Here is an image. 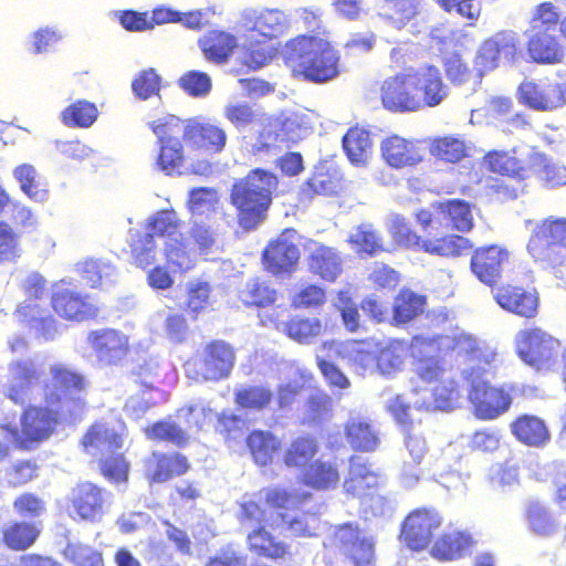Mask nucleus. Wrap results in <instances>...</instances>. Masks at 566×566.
<instances>
[{"instance_id": "nucleus-1", "label": "nucleus", "mask_w": 566, "mask_h": 566, "mask_svg": "<svg viewBox=\"0 0 566 566\" xmlns=\"http://www.w3.org/2000/svg\"><path fill=\"white\" fill-rule=\"evenodd\" d=\"M452 348L468 356L470 367L464 370L465 378L471 385L469 400L473 413L482 420H494L504 415L512 403V396L505 387H496L486 379L496 353L485 342L474 338L464 332L452 336Z\"/></svg>"}, {"instance_id": "nucleus-2", "label": "nucleus", "mask_w": 566, "mask_h": 566, "mask_svg": "<svg viewBox=\"0 0 566 566\" xmlns=\"http://www.w3.org/2000/svg\"><path fill=\"white\" fill-rule=\"evenodd\" d=\"M444 345V338L440 337L427 342L422 337H415L410 350L415 359L413 373L427 387L416 385L412 388L415 399L412 400L416 409H452L459 398V389L454 380L440 367L436 353L440 346Z\"/></svg>"}, {"instance_id": "nucleus-3", "label": "nucleus", "mask_w": 566, "mask_h": 566, "mask_svg": "<svg viewBox=\"0 0 566 566\" xmlns=\"http://www.w3.org/2000/svg\"><path fill=\"white\" fill-rule=\"evenodd\" d=\"M284 60L294 75L312 82H327L339 73V55L328 41L316 36H301L290 41Z\"/></svg>"}, {"instance_id": "nucleus-4", "label": "nucleus", "mask_w": 566, "mask_h": 566, "mask_svg": "<svg viewBox=\"0 0 566 566\" xmlns=\"http://www.w3.org/2000/svg\"><path fill=\"white\" fill-rule=\"evenodd\" d=\"M276 187V177L263 169L252 170L233 185L231 203L238 210L241 227L250 230L262 222Z\"/></svg>"}, {"instance_id": "nucleus-5", "label": "nucleus", "mask_w": 566, "mask_h": 566, "mask_svg": "<svg viewBox=\"0 0 566 566\" xmlns=\"http://www.w3.org/2000/svg\"><path fill=\"white\" fill-rule=\"evenodd\" d=\"M388 230L397 244L407 249L422 250L433 255L457 258L469 253L472 249L470 240L458 234H448L436 239H421L410 228L407 220L399 214L390 217Z\"/></svg>"}, {"instance_id": "nucleus-6", "label": "nucleus", "mask_w": 566, "mask_h": 566, "mask_svg": "<svg viewBox=\"0 0 566 566\" xmlns=\"http://www.w3.org/2000/svg\"><path fill=\"white\" fill-rule=\"evenodd\" d=\"M532 234L527 251L536 262L556 266L566 259V218L549 217L539 222L525 221Z\"/></svg>"}, {"instance_id": "nucleus-7", "label": "nucleus", "mask_w": 566, "mask_h": 566, "mask_svg": "<svg viewBox=\"0 0 566 566\" xmlns=\"http://www.w3.org/2000/svg\"><path fill=\"white\" fill-rule=\"evenodd\" d=\"M520 104L536 112H555L566 105V70L553 76L524 80L516 93Z\"/></svg>"}, {"instance_id": "nucleus-8", "label": "nucleus", "mask_w": 566, "mask_h": 566, "mask_svg": "<svg viewBox=\"0 0 566 566\" xmlns=\"http://www.w3.org/2000/svg\"><path fill=\"white\" fill-rule=\"evenodd\" d=\"M148 126L158 139L157 168L168 176L181 175L185 165L184 146L178 138L182 133L181 120L167 114L149 122Z\"/></svg>"}, {"instance_id": "nucleus-9", "label": "nucleus", "mask_w": 566, "mask_h": 566, "mask_svg": "<svg viewBox=\"0 0 566 566\" xmlns=\"http://www.w3.org/2000/svg\"><path fill=\"white\" fill-rule=\"evenodd\" d=\"M234 352L224 342L208 345L201 355L188 360L186 374L196 381H217L227 378L234 366Z\"/></svg>"}, {"instance_id": "nucleus-10", "label": "nucleus", "mask_w": 566, "mask_h": 566, "mask_svg": "<svg viewBox=\"0 0 566 566\" xmlns=\"http://www.w3.org/2000/svg\"><path fill=\"white\" fill-rule=\"evenodd\" d=\"M84 377L62 363H54L49 367V375L43 385V395L49 406L57 407L62 412H71V406L77 402L74 394L84 390Z\"/></svg>"}, {"instance_id": "nucleus-11", "label": "nucleus", "mask_w": 566, "mask_h": 566, "mask_svg": "<svg viewBox=\"0 0 566 566\" xmlns=\"http://www.w3.org/2000/svg\"><path fill=\"white\" fill-rule=\"evenodd\" d=\"M24 289L30 300L19 305L15 312L18 319L30 325L31 328L35 329L38 336L43 339H53L57 334L54 318L38 303H34V301H40L45 295V280L38 273H32L27 277Z\"/></svg>"}, {"instance_id": "nucleus-12", "label": "nucleus", "mask_w": 566, "mask_h": 566, "mask_svg": "<svg viewBox=\"0 0 566 566\" xmlns=\"http://www.w3.org/2000/svg\"><path fill=\"white\" fill-rule=\"evenodd\" d=\"M515 347L525 364L537 370H547L556 364L560 344L546 332L535 328L518 332Z\"/></svg>"}, {"instance_id": "nucleus-13", "label": "nucleus", "mask_w": 566, "mask_h": 566, "mask_svg": "<svg viewBox=\"0 0 566 566\" xmlns=\"http://www.w3.org/2000/svg\"><path fill=\"white\" fill-rule=\"evenodd\" d=\"M240 517L243 525L250 524V526H253L255 524L258 526V530L248 534V543L252 551L272 559L283 558L289 554V546L283 542L275 541L265 531V526L272 524L273 514L270 518H265V513L260 506L250 501L241 505Z\"/></svg>"}, {"instance_id": "nucleus-14", "label": "nucleus", "mask_w": 566, "mask_h": 566, "mask_svg": "<svg viewBox=\"0 0 566 566\" xmlns=\"http://www.w3.org/2000/svg\"><path fill=\"white\" fill-rule=\"evenodd\" d=\"M485 163L492 171L503 176L492 185L503 199H515L525 191L524 180L528 178L531 169L522 166L515 156L493 151L486 156Z\"/></svg>"}, {"instance_id": "nucleus-15", "label": "nucleus", "mask_w": 566, "mask_h": 566, "mask_svg": "<svg viewBox=\"0 0 566 566\" xmlns=\"http://www.w3.org/2000/svg\"><path fill=\"white\" fill-rule=\"evenodd\" d=\"M65 415L66 412H62L57 407H31L25 410L21 419V434L14 427H8V431L15 443L29 449V443L48 439L59 418Z\"/></svg>"}, {"instance_id": "nucleus-16", "label": "nucleus", "mask_w": 566, "mask_h": 566, "mask_svg": "<svg viewBox=\"0 0 566 566\" xmlns=\"http://www.w3.org/2000/svg\"><path fill=\"white\" fill-rule=\"evenodd\" d=\"M240 24L250 33V39L268 42L287 32L290 19L279 9L245 8L241 12Z\"/></svg>"}, {"instance_id": "nucleus-17", "label": "nucleus", "mask_w": 566, "mask_h": 566, "mask_svg": "<svg viewBox=\"0 0 566 566\" xmlns=\"http://www.w3.org/2000/svg\"><path fill=\"white\" fill-rule=\"evenodd\" d=\"M332 545L355 566H370L374 563V537L350 523L335 528Z\"/></svg>"}, {"instance_id": "nucleus-18", "label": "nucleus", "mask_w": 566, "mask_h": 566, "mask_svg": "<svg viewBox=\"0 0 566 566\" xmlns=\"http://www.w3.org/2000/svg\"><path fill=\"white\" fill-rule=\"evenodd\" d=\"M415 97L419 102V111L424 107L440 105L448 96L440 70L434 65H421L407 69Z\"/></svg>"}, {"instance_id": "nucleus-19", "label": "nucleus", "mask_w": 566, "mask_h": 566, "mask_svg": "<svg viewBox=\"0 0 566 566\" xmlns=\"http://www.w3.org/2000/svg\"><path fill=\"white\" fill-rule=\"evenodd\" d=\"M97 361L103 366L120 365L130 352L129 337L115 328H99L87 335Z\"/></svg>"}, {"instance_id": "nucleus-20", "label": "nucleus", "mask_w": 566, "mask_h": 566, "mask_svg": "<svg viewBox=\"0 0 566 566\" xmlns=\"http://www.w3.org/2000/svg\"><path fill=\"white\" fill-rule=\"evenodd\" d=\"M442 521L440 513L433 509L415 510L403 521L401 538L410 549L422 551L429 546Z\"/></svg>"}, {"instance_id": "nucleus-21", "label": "nucleus", "mask_w": 566, "mask_h": 566, "mask_svg": "<svg viewBox=\"0 0 566 566\" xmlns=\"http://www.w3.org/2000/svg\"><path fill=\"white\" fill-rule=\"evenodd\" d=\"M517 36L513 32H501L485 40L478 50L475 67L478 77L496 69L502 61L511 62L517 51Z\"/></svg>"}, {"instance_id": "nucleus-22", "label": "nucleus", "mask_w": 566, "mask_h": 566, "mask_svg": "<svg viewBox=\"0 0 566 566\" xmlns=\"http://www.w3.org/2000/svg\"><path fill=\"white\" fill-rule=\"evenodd\" d=\"M407 70L385 78L379 87L384 108L395 113L419 111V102L413 95Z\"/></svg>"}, {"instance_id": "nucleus-23", "label": "nucleus", "mask_w": 566, "mask_h": 566, "mask_svg": "<svg viewBox=\"0 0 566 566\" xmlns=\"http://www.w3.org/2000/svg\"><path fill=\"white\" fill-rule=\"evenodd\" d=\"M70 515L91 523L99 522L108 505V495L92 483H83L72 490Z\"/></svg>"}, {"instance_id": "nucleus-24", "label": "nucleus", "mask_w": 566, "mask_h": 566, "mask_svg": "<svg viewBox=\"0 0 566 566\" xmlns=\"http://www.w3.org/2000/svg\"><path fill=\"white\" fill-rule=\"evenodd\" d=\"M39 379L40 371L34 360L30 358L12 360L8 367V397L17 403H24L32 399Z\"/></svg>"}, {"instance_id": "nucleus-25", "label": "nucleus", "mask_w": 566, "mask_h": 566, "mask_svg": "<svg viewBox=\"0 0 566 566\" xmlns=\"http://www.w3.org/2000/svg\"><path fill=\"white\" fill-rule=\"evenodd\" d=\"M296 237L294 230H287L269 244L263 253V260L270 272L279 274L294 271L300 259Z\"/></svg>"}, {"instance_id": "nucleus-26", "label": "nucleus", "mask_w": 566, "mask_h": 566, "mask_svg": "<svg viewBox=\"0 0 566 566\" xmlns=\"http://www.w3.org/2000/svg\"><path fill=\"white\" fill-rule=\"evenodd\" d=\"M54 311L69 321L82 322L98 315V306L87 296L71 290H57L52 296Z\"/></svg>"}, {"instance_id": "nucleus-27", "label": "nucleus", "mask_w": 566, "mask_h": 566, "mask_svg": "<svg viewBox=\"0 0 566 566\" xmlns=\"http://www.w3.org/2000/svg\"><path fill=\"white\" fill-rule=\"evenodd\" d=\"M182 134L188 144L216 153L221 151L227 143V133L221 126L197 118L182 125Z\"/></svg>"}, {"instance_id": "nucleus-28", "label": "nucleus", "mask_w": 566, "mask_h": 566, "mask_svg": "<svg viewBox=\"0 0 566 566\" xmlns=\"http://www.w3.org/2000/svg\"><path fill=\"white\" fill-rule=\"evenodd\" d=\"M527 53L537 64H559L566 56L565 49L557 36L547 30H528Z\"/></svg>"}, {"instance_id": "nucleus-29", "label": "nucleus", "mask_w": 566, "mask_h": 566, "mask_svg": "<svg viewBox=\"0 0 566 566\" xmlns=\"http://www.w3.org/2000/svg\"><path fill=\"white\" fill-rule=\"evenodd\" d=\"M380 149L384 160L396 169L416 166L422 160V151L418 143L398 135L386 138Z\"/></svg>"}, {"instance_id": "nucleus-30", "label": "nucleus", "mask_w": 566, "mask_h": 566, "mask_svg": "<svg viewBox=\"0 0 566 566\" xmlns=\"http://www.w3.org/2000/svg\"><path fill=\"white\" fill-rule=\"evenodd\" d=\"M507 260L509 252L499 245L481 248L472 255L471 270L481 282L491 285L500 276Z\"/></svg>"}, {"instance_id": "nucleus-31", "label": "nucleus", "mask_w": 566, "mask_h": 566, "mask_svg": "<svg viewBox=\"0 0 566 566\" xmlns=\"http://www.w3.org/2000/svg\"><path fill=\"white\" fill-rule=\"evenodd\" d=\"M493 295L496 303L507 312L523 317H533L537 313L538 296L535 292L506 285L493 291Z\"/></svg>"}, {"instance_id": "nucleus-32", "label": "nucleus", "mask_w": 566, "mask_h": 566, "mask_svg": "<svg viewBox=\"0 0 566 566\" xmlns=\"http://www.w3.org/2000/svg\"><path fill=\"white\" fill-rule=\"evenodd\" d=\"M325 349H329L342 357H347L364 371L377 369L378 344L375 342L337 343L332 340L323 344V350Z\"/></svg>"}, {"instance_id": "nucleus-33", "label": "nucleus", "mask_w": 566, "mask_h": 566, "mask_svg": "<svg viewBox=\"0 0 566 566\" xmlns=\"http://www.w3.org/2000/svg\"><path fill=\"white\" fill-rule=\"evenodd\" d=\"M381 482L378 470L367 463L361 457H353L349 462L348 478L344 482V489L354 496H363L370 489L377 488Z\"/></svg>"}, {"instance_id": "nucleus-34", "label": "nucleus", "mask_w": 566, "mask_h": 566, "mask_svg": "<svg viewBox=\"0 0 566 566\" xmlns=\"http://www.w3.org/2000/svg\"><path fill=\"white\" fill-rule=\"evenodd\" d=\"M526 159L530 169L547 187L566 185V166L562 161L535 150L528 151Z\"/></svg>"}, {"instance_id": "nucleus-35", "label": "nucleus", "mask_w": 566, "mask_h": 566, "mask_svg": "<svg viewBox=\"0 0 566 566\" xmlns=\"http://www.w3.org/2000/svg\"><path fill=\"white\" fill-rule=\"evenodd\" d=\"M82 444L92 457L113 454L123 447V439L104 423H96L84 436Z\"/></svg>"}, {"instance_id": "nucleus-36", "label": "nucleus", "mask_w": 566, "mask_h": 566, "mask_svg": "<svg viewBox=\"0 0 566 566\" xmlns=\"http://www.w3.org/2000/svg\"><path fill=\"white\" fill-rule=\"evenodd\" d=\"M12 177L20 191L31 201L44 205L50 199L46 182L41 180L38 169L28 163L19 164L12 169Z\"/></svg>"}, {"instance_id": "nucleus-37", "label": "nucleus", "mask_w": 566, "mask_h": 566, "mask_svg": "<svg viewBox=\"0 0 566 566\" xmlns=\"http://www.w3.org/2000/svg\"><path fill=\"white\" fill-rule=\"evenodd\" d=\"M473 539L467 532L450 531L436 539L431 555L439 560H455L470 553Z\"/></svg>"}, {"instance_id": "nucleus-38", "label": "nucleus", "mask_w": 566, "mask_h": 566, "mask_svg": "<svg viewBox=\"0 0 566 566\" xmlns=\"http://www.w3.org/2000/svg\"><path fill=\"white\" fill-rule=\"evenodd\" d=\"M346 440L354 450L371 452L379 443V431L361 417H350L345 427Z\"/></svg>"}, {"instance_id": "nucleus-39", "label": "nucleus", "mask_w": 566, "mask_h": 566, "mask_svg": "<svg viewBox=\"0 0 566 566\" xmlns=\"http://www.w3.org/2000/svg\"><path fill=\"white\" fill-rule=\"evenodd\" d=\"M310 269L323 280L335 281L342 272V258L329 247L314 242L310 247Z\"/></svg>"}, {"instance_id": "nucleus-40", "label": "nucleus", "mask_w": 566, "mask_h": 566, "mask_svg": "<svg viewBox=\"0 0 566 566\" xmlns=\"http://www.w3.org/2000/svg\"><path fill=\"white\" fill-rule=\"evenodd\" d=\"M198 43L207 60L224 63L237 46V39L228 32L213 30L201 36Z\"/></svg>"}, {"instance_id": "nucleus-41", "label": "nucleus", "mask_w": 566, "mask_h": 566, "mask_svg": "<svg viewBox=\"0 0 566 566\" xmlns=\"http://www.w3.org/2000/svg\"><path fill=\"white\" fill-rule=\"evenodd\" d=\"M161 245V253L172 272H188L197 262L196 253L188 247L182 234L170 238Z\"/></svg>"}, {"instance_id": "nucleus-42", "label": "nucleus", "mask_w": 566, "mask_h": 566, "mask_svg": "<svg viewBox=\"0 0 566 566\" xmlns=\"http://www.w3.org/2000/svg\"><path fill=\"white\" fill-rule=\"evenodd\" d=\"M512 432L521 442L532 447H543L551 439L545 422L535 416L518 417L512 423Z\"/></svg>"}, {"instance_id": "nucleus-43", "label": "nucleus", "mask_w": 566, "mask_h": 566, "mask_svg": "<svg viewBox=\"0 0 566 566\" xmlns=\"http://www.w3.org/2000/svg\"><path fill=\"white\" fill-rule=\"evenodd\" d=\"M188 470L187 459L179 454L159 455L154 453L148 461L147 472L151 482L161 483Z\"/></svg>"}, {"instance_id": "nucleus-44", "label": "nucleus", "mask_w": 566, "mask_h": 566, "mask_svg": "<svg viewBox=\"0 0 566 566\" xmlns=\"http://www.w3.org/2000/svg\"><path fill=\"white\" fill-rule=\"evenodd\" d=\"M343 147L349 161L357 167L366 166L371 157V139L363 128H350L343 138Z\"/></svg>"}, {"instance_id": "nucleus-45", "label": "nucleus", "mask_w": 566, "mask_h": 566, "mask_svg": "<svg viewBox=\"0 0 566 566\" xmlns=\"http://www.w3.org/2000/svg\"><path fill=\"white\" fill-rule=\"evenodd\" d=\"M82 279L93 289L111 286L116 277V269L107 261L88 259L76 264Z\"/></svg>"}, {"instance_id": "nucleus-46", "label": "nucleus", "mask_w": 566, "mask_h": 566, "mask_svg": "<svg viewBox=\"0 0 566 566\" xmlns=\"http://www.w3.org/2000/svg\"><path fill=\"white\" fill-rule=\"evenodd\" d=\"M181 222L174 210H161L151 216L146 224V233L154 234L160 244L182 234Z\"/></svg>"}, {"instance_id": "nucleus-47", "label": "nucleus", "mask_w": 566, "mask_h": 566, "mask_svg": "<svg viewBox=\"0 0 566 566\" xmlns=\"http://www.w3.org/2000/svg\"><path fill=\"white\" fill-rule=\"evenodd\" d=\"M273 400L272 390L264 385H242L234 390V401L238 406L250 410H263Z\"/></svg>"}, {"instance_id": "nucleus-48", "label": "nucleus", "mask_w": 566, "mask_h": 566, "mask_svg": "<svg viewBox=\"0 0 566 566\" xmlns=\"http://www.w3.org/2000/svg\"><path fill=\"white\" fill-rule=\"evenodd\" d=\"M339 472L334 461L317 460L304 472V482L315 489H329L337 485Z\"/></svg>"}, {"instance_id": "nucleus-49", "label": "nucleus", "mask_w": 566, "mask_h": 566, "mask_svg": "<svg viewBox=\"0 0 566 566\" xmlns=\"http://www.w3.org/2000/svg\"><path fill=\"white\" fill-rule=\"evenodd\" d=\"M408 355V347L403 342L391 340L386 346L378 347L376 368L382 375H392L401 370Z\"/></svg>"}, {"instance_id": "nucleus-50", "label": "nucleus", "mask_w": 566, "mask_h": 566, "mask_svg": "<svg viewBox=\"0 0 566 566\" xmlns=\"http://www.w3.org/2000/svg\"><path fill=\"white\" fill-rule=\"evenodd\" d=\"M275 514L271 527L281 528L282 532L294 536H313L316 534L318 521L314 515L292 517L287 513L276 512Z\"/></svg>"}, {"instance_id": "nucleus-51", "label": "nucleus", "mask_w": 566, "mask_h": 566, "mask_svg": "<svg viewBox=\"0 0 566 566\" xmlns=\"http://www.w3.org/2000/svg\"><path fill=\"white\" fill-rule=\"evenodd\" d=\"M308 492H300L295 489H286L281 486L265 489L260 492V497L275 510H294L298 507L307 497Z\"/></svg>"}, {"instance_id": "nucleus-52", "label": "nucleus", "mask_w": 566, "mask_h": 566, "mask_svg": "<svg viewBox=\"0 0 566 566\" xmlns=\"http://www.w3.org/2000/svg\"><path fill=\"white\" fill-rule=\"evenodd\" d=\"M249 449L259 465L270 463L281 447V441L269 431H253L248 438Z\"/></svg>"}, {"instance_id": "nucleus-53", "label": "nucleus", "mask_w": 566, "mask_h": 566, "mask_svg": "<svg viewBox=\"0 0 566 566\" xmlns=\"http://www.w3.org/2000/svg\"><path fill=\"white\" fill-rule=\"evenodd\" d=\"M219 203L218 192L213 188H197L189 193L188 206L192 220H210Z\"/></svg>"}, {"instance_id": "nucleus-54", "label": "nucleus", "mask_w": 566, "mask_h": 566, "mask_svg": "<svg viewBox=\"0 0 566 566\" xmlns=\"http://www.w3.org/2000/svg\"><path fill=\"white\" fill-rule=\"evenodd\" d=\"M160 241L151 233L132 235L130 253L133 262L140 268L153 265L157 261Z\"/></svg>"}, {"instance_id": "nucleus-55", "label": "nucleus", "mask_w": 566, "mask_h": 566, "mask_svg": "<svg viewBox=\"0 0 566 566\" xmlns=\"http://www.w3.org/2000/svg\"><path fill=\"white\" fill-rule=\"evenodd\" d=\"M98 111L95 104L77 101L61 113V120L67 127L87 128L97 119Z\"/></svg>"}, {"instance_id": "nucleus-56", "label": "nucleus", "mask_w": 566, "mask_h": 566, "mask_svg": "<svg viewBox=\"0 0 566 566\" xmlns=\"http://www.w3.org/2000/svg\"><path fill=\"white\" fill-rule=\"evenodd\" d=\"M323 329L321 319L316 317H295L285 326L289 337L300 344H311L323 333Z\"/></svg>"}, {"instance_id": "nucleus-57", "label": "nucleus", "mask_w": 566, "mask_h": 566, "mask_svg": "<svg viewBox=\"0 0 566 566\" xmlns=\"http://www.w3.org/2000/svg\"><path fill=\"white\" fill-rule=\"evenodd\" d=\"M348 243L357 252L375 254L381 251V238L371 224H360L349 232Z\"/></svg>"}, {"instance_id": "nucleus-58", "label": "nucleus", "mask_w": 566, "mask_h": 566, "mask_svg": "<svg viewBox=\"0 0 566 566\" xmlns=\"http://www.w3.org/2000/svg\"><path fill=\"white\" fill-rule=\"evenodd\" d=\"M424 300L411 292L401 291L394 305V321L396 324H405L423 311Z\"/></svg>"}, {"instance_id": "nucleus-59", "label": "nucleus", "mask_w": 566, "mask_h": 566, "mask_svg": "<svg viewBox=\"0 0 566 566\" xmlns=\"http://www.w3.org/2000/svg\"><path fill=\"white\" fill-rule=\"evenodd\" d=\"M433 208L447 214L455 230L465 232L470 231L473 226V217L470 206L462 200H449L432 205Z\"/></svg>"}, {"instance_id": "nucleus-60", "label": "nucleus", "mask_w": 566, "mask_h": 566, "mask_svg": "<svg viewBox=\"0 0 566 566\" xmlns=\"http://www.w3.org/2000/svg\"><path fill=\"white\" fill-rule=\"evenodd\" d=\"M216 412L210 408L209 405L197 401L180 408L177 412V418L182 421L188 430H201L205 426L212 422Z\"/></svg>"}, {"instance_id": "nucleus-61", "label": "nucleus", "mask_w": 566, "mask_h": 566, "mask_svg": "<svg viewBox=\"0 0 566 566\" xmlns=\"http://www.w3.org/2000/svg\"><path fill=\"white\" fill-rule=\"evenodd\" d=\"M467 145L463 139L452 136L441 137L432 142L430 151L437 158L457 163L467 155Z\"/></svg>"}, {"instance_id": "nucleus-62", "label": "nucleus", "mask_w": 566, "mask_h": 566, "mask_svg": "<svg viewBox=\"0 0 566 566\" xmlns=\"http://www.w3.org/2000/svg\"><path fill=\"white\" fill-rule=\"evenodd\" d=\"M242 302L247 305L265 307L276 302V291L258 280L247 282L240 292Z\"/></svg>"}, {"instance_id": "nucleus-63", "label": "nucleus", "mask_w": 566, "mask_h": 566, "mask_svg": "<svg viewBox=\"0 0 566 566\" xmlns=\"http://www.w3.org/2000/svg\"><path fill=\"white\" fill-rule=\"evenodd\" d=\"M317 453V443L311 438H297L287 448L284 462L287 467H303Z\"/></svg>"}, {"instance_id": "nucleus-64", "label": "nucleus", "mask_w": 566, "mask_h": 566, "mask_svg": "<svg viewBox=\"0 0 566 566\" xmlns=\"http://www.w3.org/2000/svg\"><path fill=\"white\" fill-rule=\"evenodd\" d=\"M40 534V530L29 523H15L4 532V542L12 549L30 547Z\"/></svg>"}]
</instances>
